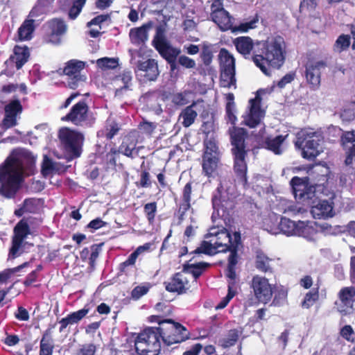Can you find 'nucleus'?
I'll return each mask as SVG.
<instances>
[{
	"label": "nucleus",
	"mask_w": 355,
	"mask_h": 355,
	"mask_svg": "<svg viewBox=\"0 0 355 355\" xmlns=\"http://www.w3.org/2000/svg\"><path fill=\"white\" fill-rule=\"evenodd\" d=\"M34 162L32 155L24 150H15L0 166V195L7 198H12L22 178L26 166Z\"/></svg>",
	"instance_id": "f257e3e1"
},
{
	"label": "nucleus",
	"mask_w": 355,
	"mask_h": 355,
	"mask_svg": "<svg viewBox=\"0 0 355 355\" xmlns=\"http://www.w3.org/2000/svg\"><path fill=\"white\" fill-rule=\"evenodd\" d=\"M285 48L284 40L280 36L268 40L264 44L263 55H254L253 62L263 73L269 76L270 71L267 65L279 68L284 62Z\"/></svg>",
	"instance_id": "f03ea898"
},
{
	"label": "nucleus",
	"mask_w": 355,
	"mask_h": 355,
	"mask_svg": "<svg viewBox=\"0 0 355 355\" xmlns=\"http://www.w3.org/2000/svg\"><path fill=\"white\" fill-rule=\"evenodd\" d=\"M230 132L232 145V152L234 160V170L240 181L245 183L247 164L245 160L246 156L245 137L247 132L243 128L235 127L230 129Z\"/></svg>",
	"instance_id": "7ed1b4c3"
},
{
	"label": "nucleus",
	"mask_w": 355,
	"mask_h": 355,
	"mask_svg": "<svg viewBox=\"0 0 355 355\" xmlns=\"http://www.w3.org/2000/svg\"><path fill=\"white\" fill-rule=\"evenodd\" d=\"M208 235L212 236V239L209 241H202L200 246L193 252V253L213 255L231 250L232 236L227 230L223 229L218 231L213 228Z\"/></svg>",
	"instance_id": "20e7f679"
},
{
	"label": "nucleus",
	"mask_w": 355,
	"mask_h": 355,
	"mask_svg": "<svg viewBox=\"0 0 355 355\" xmlns=\"http://www.w3.org/2000/svg\"><path fill=\"white\" fill-rule=\"evenodd\" d=\"M321 140L320 134L311 130L304 129L297 134L295 146L302 150V155L304 158L313 159L321 152L320 148Z\"/></svg>",
	"instance_id": "39448f33"
},
{
	"label": "nucleus",
	"mask_w": 355,
	"mask_h": 355,
	"mask_svg": "<svg viewBox=\"0 0 355 355\" xmlns=\"http://www.w3.org/2000/svg\"><path fill=\"white\" fill-rule=\"evenodd\" d=\"M159 332L158 327H150L139 334L135 342L136 352L140 355H158L161 347Z\"/></svg>",
	"instance_id": "423d86ee"
},
{
	"label": "nucleus",
	"mask_w": 355,
	"mask_h": 355,
	"mask_svg": "<svg viewBox=\"0 0 355 355\" xmlns=\"http://www.w3.org/2000/svg\"><path fill=\"white\" fill-rule=\"evenodd\" d=\"M158 327L163 343L170 346L175 343H180L189 338L187 329L180 323L172 320H164L159 322Z\"/></svg>",
	"instance_id": "0eeeda50"
},
{
	"label": "nucleus",
	"mask_w": 355,
	"mask_h": 355,
	"mask_svg": "<svg viewBox=\"0 0 355 355\" xmlns=\"http://www.w3.org/2000/svg\"><path fill=\"white\" fill-rule=\"evenodd\" d=\"M220 69V85L223 87H236L235 59L226 49L222 48L218 55Z\"/></svg>",
	"instance_id": "6e6552de"
},
{
	"label": "nucleus",
	"mask_w": 355,
	"mask_h": 355,
	"mask_svg": "<svg viewBox=\"0 0 355 355\" xmlns=\"http://www.w3.org/2000/svg\"><path fill=\"white\" fill-rule=\"evenodd\" d=\"M58 137L64 150L73 157H79L84 141L82 132L69 128H62L58 132Z\"/></svg>",
	"instance_id": "1a4fd4ad"
},
{
	"label": "nucleus",
	"mask_w": 355,
	"mask_h": 355,
	"mask_svg": "<svg viewBox=\"0 0 355 355\" xmlns=\"http://www.w3.org/2000/svg\"><path fill=\"white\" fill-rule=\"evenodd\" d=\"M62 120L70 121L78 126L89 128L94 123L95 117L89 112L86 102L80 101L71 107L69 113L63 116Z\"/></svg>",
	"instance_id": "9d476101"
},
{
	"label": "nucleus",
	"mask_w": 355,
	"mask_h": 355,
	"mask_svg": "<svg viewBox=\"0 0 355 355\" xmlns=\"http://www.w3.org/2000/svg\"><path fill=\"white\" fill-rule=\"evenodd\" d=\"M211 19L221 31H225L227 30H232L233 33L248 32L250 29L254 28L256 27V24L258 21L257 19H254L249 22L241 23L239 26H233V19L225 10L218 15H214Z\"/></svg>",
	"instance_id": "9b49d317"
},
{
	"label": "nucleus",
	"mask_w": 355,
	"mask_h": 355,
	"mask_svg": "<svg viewBox=\"0 0 355 355\" xmlns=\"http://www.w3.org/2000/svg\"><path fill=\"white\" fill-rule=\"evenodd\" d=\"M262 93H263V90H258L255 97L249 101L248 110L243 116V123L251 128L260 124L265 115L264 110L261 109Z\"/></svg>",
	"instance_id": "f8f14e48"
},
{
	"label": "nucleus",
	"mask_w": 355,
	"mask_h": 355,
	"mask_svg": "<svg viewBox=\"0 0 355 355\" xmlns=\"http://www.w3.org/2000/svg\"><path fill=\"white\" fill-rule=\"evenodd\" d=\"M85 67L84 62L77 60H71L66 63L63 73L68 76L67 86L70 89H75L86 81V76L80 73Z\"/></svg>",
	"instance_id": "ddd939ff"
},
{
	"label": "nucleus",
	"mask_w": 355,
	"mask_h": 355,
	"mask_svg": "<svg viewBox=\"0 0 355 355\" xmlns=\"http://www.w3.org/2000/svg\"><path fill=\"white\" fill-rule=\"evenodd\" d=\"M250 288L255 298L261 303L266 304L270 301L273 291L272 285L264 277L255 275L252 277Z\"/></svg>",
	"instance_id": "4468645a"
},
{
	"label": "nucleus",
	"mask_w": 355,
	"mask_h": 355,
	"mask_svg": "<svg viewBox=\"0 0 355 355\" xmlns=\"http://www.w3.org/2000/svg\"><path fill=\"white\" fill-rule=\"evenodd\" d=\"M295 198L304 202L309 203V200L315 197L313 188L310 186L309 178L294 177L291 180Z\"/></svg>",
	"instance_id": "2eb2a0df"
},
{
	"label": "nucleus",
	"mask_w": 355,
	"mask_h": 355,
	"mask_svg": "<svg viewBox=\"0 0 355 355\" xmlns=\"http://www.w3.org/2000/svg\"><path fill=\"white\" fill-rule=\"evenodd\" d=\"M135 73L138 80L143 83L155 81L159 74L157 61L154 59L139 61L137 64Z\"/></svg>",
	"instance_id": "dca6fc26"
},
{
	"label": "nucleus",
	"mask_w": 355,
	"mask_h": 355,
	"mask_svg": "<svg viewBox=\"0 0 355 355\" xmlns=\"http://www.w3.org/2000/svg\"><path fill=\"white\" fill-rule=\"evenodd\" d=\"M230 190V188L225 189L224 182H221L220 187L217 189V193L213 196V208L218 212V215L220 209L225 212L234 207L233 200L234 196Z\"/></svg>",
	"instance_id": "f3484780"
},
{
	"label": "nucleus",
	"mask_w": 355,
	"mask_h": 355,
	"mask_svg": "<svg viewBox=\"0 0 355 355\" xmlns=\"http://www.w3.org/2000/svg\"><path fill=\"white\" fill-rule=\"evenodd\" d=\"M29 234L30 229L27 222L24 220H20L14 228V236L12 245L9 253L10 257L15 258L22 253L21 248L24 241Z\"/></svg>",
	"instance_id": "a211bd4d"
},
{
	"label": "nucleus",
	"mask_w": 355,
	"mask_h": 355,
	"mask_svg": "<svg viewBox=\"0 0 355 355\" xmlns=\"http://www.w3.org/2000/svg\"><path fill=\"white\" fill-rule=\"evenodd\" d=\"M219 158L215 144H206V150L202 157V170L206 175L210 176L216 169Z\"/></svg>",
	"instance_id": "6ab92c4d"
},
{
	"label": "nucleus",
	"mask_w": 355,
	"mask_h": 355,
	"mask_svg": "<svg viewBox=\"0 0 355 355\" xmlns=\"http://www.w3.org/2000/svg\"><path fill=\"white\" fill-rule=\"evenodd\" d=\"M326 64L322 61L309 62L306 65L305 76L307 82L313 89H317L320 84L321 70L324 69Z\"/></svg>",
	"instance_id": "aec40b11"
},
{
	"label": "nucleus",
	"mask_w": 355,
	"mask_h": 355,
	"mask_svg": "<svg viewBox=\"0 0 355 355\" xmlns=\"http://www.w3.org/2000/svg\"><path fill=\"white\" fill-rule=\"evenodd\" d=\"M279 228L281 232L287 236H304L306 230L304 222L298 221L296 223L286 217L281 218Z\"/></svg>",
	"instance_id": "412c9836"
},
{
	"label": "nucleus",
	"mask_w": 355,
	"mask_h": 355,
	"mask_svg": "<svg viewBox=\"0 0 355 355\" xmlns=\"http://www.w3.org/2000/svg\"><path fill=\"white\" fill-rule=\"evenodd\" d=\"M339 302L337 303L340 312H347L353 306L355 302V287L343 288L338 293Z\"/></svg>",
	"instance_id": "4be33fe9"
},
{
	"label": "nucleus",
	"mask_w": 355,
	"mask_h": 355,
	"mask_svg": "<svg viewBox=\"0 0 355 355\" xmlns=\"http://www.w3.org/2000/svg\"><path fill=\"white\" fill-rule=\"evenodd\" d=\"M189 281L187 277L180 272L176 273L171 280L166 283V289L169 292H175L182 294L189 289Z\"/></svg>",
	"instance_id": "5701e85b"
},
{
	"label": "nucleus",
	"mask_w": 355,
	"mask_h": 355,
	"mask_svg": "<svg viewBox=\"0 0 355 355\" xmlns=\"http://www.w3.org/2000/svg\"><path fill=\"white\" fill-rule=\"evenodd\" d=\"M159 54L168 62L172 70L176 67V60L181 53L180 49L172 46L168 42L155 48Z\"/></svg>",
	"instance_id": "b1692460"
},
{
	"label": "nucleus",
	"mask_w": 355,
	"mask_h": 355,
	"mask_svg": "<svg viewBox=\"0 0 355 355\" xmlns=\"http://www.w3.org/2000/svg\"><path fill=\"white\" fill-rule=\"evenodd\" d=\"M153 23L148 21L139 28H132L129 36L130 41L135 45H141L148 40V31L153 28Z\"/></svg>",
	"instance_id": "393cba45"
},
{
	"label": "nucleus",
	"mask_w": 355,
	"mask_h": 355,
	"mask_svg": "<svg viewBox=\"0 0 355 355\" xmlns=\"http://www.w3.org/2000/svg\"><path fill=\"white\" fill-rule=\"evenodd\" d=\"M311 214L315 218H327L334 216L333 202L327 200H320L311 208Z\"/></svg>",
	"instance_id": "a878e982"
},
{
	"label": "nucleus",
	"mask_w": 355,
	"mask_h": 355,
	"mask_svg": "<svg viewBox=\"0 0 355 355\" xmlns=\"http://www.w3.org/2000/svg\"><path fill=\"white\" fill-rule=\"evenodd\" d=\"M51 31V38L49 41L54 44L60 42V40L57 37L65 33L67 31V25L64 21L60 19H53L47 24Z\"/></svg>",
	"instance_id": "bb28decb"
},
{
	"label": "nucleus",
	"mask_w": 355,
	"mask_h": 355,
	"mask_svg": "<svg viewBox=\"0 0 355 355\" xmlns=\"http://www.w3.org/2000/svg\"><path fill=\"white\" fill-rule=\"evenodd\" d=\"M137 143L135 134L131 132L124 138L119 151L128 157L133 158L134 155H137L139 153V150H136Z\"/></svg>",
	"instance_id": "cd10ccee"
},
{
	"label": "nucleus",
	"mask_w": 355,
	"mask_h": 355,
	"mask_svg": "<svg viewBox=\"0 0 355 355\" xmlns=\"http://www.w3.org/2000/svg\"><path fill=\"white\" fill-rule=\"evenodd\" d=\"M29 57L30 52L27 46H15L10 60L15 64L17 69H19L28 60Z\"/></svg>",
	"instance_id": "c85d7f7f"
},
{
	"label": "nucleus",
	"mask_w": 355,
	"mask_h": 355,
	"mask_svg": "<svg viewBox=\"0 0 355 355\" xmlns=\"http://www.w3.org/2000/svg\"><path fill=\"white\" fill-rule=\"evenodd\" d=\"M272 259L269 258L261 250H257L256 252L255 257V268L263 272H272Z\"/></svg>",
	"instance_id": "c756f323"
},
{
	"label": "nucleus",
	"mask_w": 355,
	"mask_h": 355,
	"mask_svg": "<svg viewBox=\"0 0 355 355\" xmlns=\"http://www.w3.org/2000/svg\"><path fill=\"white\" fill-rule=\"evenodd\" d=\"M233 43L238 52L244 56L249 55L254 46L253 41L249 37H239Z\"/></svg>",
	"instance_id": "7c9ffc66"
},
{
	"label": "nucleus",
	"mask_w": 355,
	"mask_h": 355,
	"mask_svg": "<svg viewBox=\"0 0 355 355\" xmlns=\"http://www.w3.org/2000/svg\"><path fill=\"white\" fill-rule=\"evenodd\" d=\"M195 106L196 103H192L184 109L180 114V118L182 119V124L185 128H188L193 124L198 116L197 112L193 109Z\"/></svg>",
	"instance_id": "2f4dec72"
},
{
	"label": "nucleus",
	"mask_w": 355,
	"mask_h": 355,
	"mask_svg": "<svg viewBox=\"0 0 355 355\" xmlns=\"http://www.w3.org/2000/svg\"><path fill=\"white\" fill-rule=\"evenodd\" d=\"M288 135H279L275 138H268L266 142L268 150L276 155H280L283 152L282 144Z\"/></svg>",
	"instance_id": "473e14b6"
},
{
	"label": "nucleus",
	"mask_w": 355,
	"mask_h": 355,
	"mask_svg": "<svg viewBox=\"0 0 355 355\" xmlns=\"http://www.w3.org/2000/svg\"><path fill=\"white\" fill-rule=\"evenodd\" d=\"M33 23V19H28L21 24L18 30V35L20 40H28L31 38L34 31Z\"/></svg>",
	"instance_id": "72a5a7b5"
},
{
	"label": "nucleus",
	"mask_w": 355,
	"mask_h": 355,
	"mask_svg": "<svg viewBox=\"0 0 355 355\" xmlns=\"http://www.w3.org/2000/svg\"><path fill=\"white\" fill-rule=\"evenodd\" d=\"M5 114L17 117L22 112V105L18 99L11 101L4 107Z\"/></svg>",
	"instance_id": "f704fd0d"
},
{
	"label": "nucleus",
	"mask_w": 355,
	"mask_h": 355,
	"mask_svg": "<svg viewBox=\"0 0 355 355\" xmlns=\"http://www.w3.org/2000/svg\"><path fill=\"white\" fill-rule=\"evenodd\" d=\"M97 66L103 69H114L119 64V59L114 58H102L96 60Z\"/></svg>",
	"instance_id": "c9c22d12"
},
{
	"label": "nucleus",
	"mask_w": 355,
	"mask_h": 355,
	"mask_svg": "<svg viewBox=\"0 0 355 355\" xmlns=\"http://www.w3.org/2000/svg\"><path fill=\"white\" fill-rule=\"evenodd\" d=\"M166 28L164 25H159L156 27V33L153 39L155 48L168 43L166 36Z\"/></svg>",
	"instance_id": "e433bc0d"
},
{
	"label": "nucleus",
	"mask_w": 355,
	"mask_h": 355,
	"mask_svg": "<svg viewBox=\"0 0 355 355\" xmlns=\"http://www.w3.org/2000/svg\"><path fill=\"white\" fill-rule=\"evenodd\" d=\"M53 348L51 338L47 337V333L44 334L40 341V355H52Z\"/></svg>",
	"instance_id": "4c0bfd02"
},
{
	"label": "nucleus",
	"mask_w": 355,
	"mask_h": 355,
	"mask_svg": "<svg viewBox=\"0 0 355 355\" xmlns=\"http://www.w3.org/2000/svg\"><path fill=\"white\" fill-rule=\"evenodd\" d=\"M239 331L236 329H231L227 336L220 341L221 345L225 348L234 345L239 338Z\"/></svg>",
	"instance_id": "58836bf2"
},
{
	"label": "nucleus",
	"mask_w": 355,
	"mask_h": 355,
	"mask_svg": "<svg viewBox=\"0 0 355 355\" xmlns=\"http://www.w3.org/2000/svg\"><path fill=\"white\" fill-rule=\"evenodd\" d=\"M120 80L123 83V85L116 89V96L122 95L123 91H125L129 89L132 83V76L130 72H124L121 75Z\"/></svg>",
	"instance_id": "ea45409f"
},
{
	"label": "nucleus",
	"mask_w": 355,
	"mask_h": 355,
	"mask_svg": "<svg viewBox=\"0 0 355 355\" xmlns=\"http://www.w3.org/2000/svg\"><path fill=\"white\" fill-rule=\"evenodd\" d=\"M209 266V263L205 262H200L197 264H190L188 265V269H189V272L193 275L195 280L202 275L203 271Z\"/></svg>",
	"instance_id": "a19ab883"
},
{
	"label": "nucleus",
	"mask_w": 355,
	"mask_h": 355,
	"mask_svg": "<svg viewBox=\"0 0 355 355\" xmlns=\"http://www.w3.org/2000/svg\"><path fill=\"white\" fill-rule=\"evenodd\" d=\"M87 0H73V5L69 9V17L71 19H75L81 12Z\"/></svg>",
	"instance_id": "79ce46f5"
},
{
	"label": "nucleus",
	"mask_w": 355,
	"mask_h": 355,
	"mask_svg": "<svg viewBox=\"0 0 355 355\" xmlns=\"http://www.w3.org/2000/svg\"><path fill=\"white\" fill-rule=\"evenodd\" d=\"M350 44V38L348 35H341L336 40L334 44V50L338 53L346 50Z\"/></svg>",
	"instance_id": "37998d69"
},
{
	"label": "nucleus",
	"mask_w": 355,
	"mask_h": 355,
	"mask_svg": "<svg viewBox=\"0 0 355 355\" xmlns=\"http://www.w3.org/2000/svg\"><path fill=\"white\" fill-rule=\"evenodd\" d=\"M150 288V285L149 283L137 286L132 291L131 296L135 300H139L148 292Z\"/></svg>",
	"instance_id": "c03bdc74"
},
{
	"label": "nucleus",
	"mask_w": 355,
	"mask_h": 355,
	"mask_svg": "<svg viewBox=\"0 0 355 355\" xmlns=\"http://www.w3.org/2000/svg\"><path fill=\"white\" fill-rule=\"evenodd\" d=\"M318 291H310L307 293L304 297V300L301 303L302 307L304 309H309L314 304V302L318 300Z\"/></svg>",
	"instance_id": "a18cd8bd"
},
{
	"label": "nucleus",
	"mask_w": 355,
	"mask_h": 355,
	"mask_svg": "<svg viewBox=\"0 0 355 355\" xmlns=\"http://www.w3.org/2000/svg\"><path fill=\"white\" fill-rule=\"evenodd\" d=\"M236 293V291L235 289H233V284H230L229 289H228V293L220 302V303L216 306L217 309H221L225 308L230 300H232L234 295Z\"/></svg>",
	"instance_id": "49530a36"
},
{
	"label": "nucleus",
	"mask_w": 355,
	"mask_h": 355,
	"mask_svg": "<svg viewBox=\"0 0 355 355\" xmlns=\"http://www.w3.org/2000/svg\"><path fill=\"white\" fill-rule=\"evenodd\" d=\"M53 165V161L45 155L42 164V173L44 176H48L52 174Z\"/></svg>",
	"instance_id": "de8ad7c7"
},
{
	"label": "nucleus",
	"mask_w": 355,
	"mask_h": 355,
	"mask_svg": "<svg viewBox=\"0 0 355 355\" xmlns=\"http://www.w3.org/2000/svg\"><path fill=\"white\" fill-rule=\"evenodd\" d=\"M96 351V345L92 343L85 344L80 347L76 353V355H94Z\"/></svg>",
	"instance_id": "09e8293b"
},
{
	"label": "nucleus",
	"mask_w": 355,
	"mask_h": 355,
	"mask_svg": "<svg viewBox=\"0 0 355 355\" xmlns=\"http://www.w3.org/2000/svg\"><path fill=\"white\" fill-rule=\"evenodd\" d=\"M17 122L16 116L5 114L2 123L0 124V127L6 130L17 125Z\"/></svg>",
	"instance_id": "8fccbe9b"
},
{
	"label": "nucleus",
	"mask_w": 355,
	"mask_h": 355,
	"mask_svg": "<svg viewBox=\"0 0 355 355\" xmlns=\"http://www.w3.org/2000/svg\"><path fill=\"white\" fill-rule=\"evenodd\" d=\"M121 129L120 125L115 121H110L107 127L106 137L109 139H112Z\"/></svg>",
	"instance_id": "3c124183"
},
{
	"label": "nucleus",
	"mask_w": 355,
	"mask_h": 355,
	"mask_svg": "<svg viewBox=\"0 0 355 355\" xmlns=\"http://www.w3.org/2000/svg\"><path fill=\"white\" fill-rule=\"evenodd\" d=\"M202 60L205 64H209L211 62L213 54L211 46L210 44H204L202 53Z\"/></svg>",
	"instance_id": "603ef678"
},
{
	"label": "nucleus",
	"mask_w": 355,
	"mask_h": 355,
	"mask_svg": "<svg viewBox=\"0 0 355 355\" xmlns=\"http://www.w3.org/2000/svg\"><path fill=\"white\" fill-rule=\"evenodd\" d=\"M157 206L155 202L147 203L144 206V211L149 221H152L155 216Z\"/></svg>",
	"instance_id": "864d4df0"
},
{
	"label": "nucleus",
	"mask_w": 355,
	"mask_h": 355,
	"mask_svg": "<svg viewBox=\"0 0 355 355\" xmlns=\"http://www.w3.org/2000/svg\"><path fill=\"white\" fill-rule=\"evenodd\" d=\"M149 248V244L146 243L144 245L138 247L136 250H135L127 259L130 261V263H132L133 266L135 263L136 259H137L139 254H140L141 252H144L145 250H147Z\"/></svg>",
	"instance_id": "5fc2aeb1"
},
{
	"label": "nucleus",
	"mask_w": 355,
	"mask_h": 355,
	"mask_svg": "<svg viewBox=\"0 0 355 355\" xmlns=\"http://www.w3.org/2000/svg\"><path fill=\"white\" fill-rule=\"evenodd\" d=\"M37 200L35 199H26L23 203V209L28 213H34L37 209Z\"/></svg>",
	"instance_id": "6e6d98bb"
},
{
	"label": "nucleus",
	"mask_w": 355,
	"mask_h": 355,
	"mask_svg": "<svg viewBox=\"0 0 355 355\" xmlns=\"http://www.w3.org/2000/svg\"><path fill=\"white\" fill-rule=\"evenodd\" d=\"M178 63L187 69H193L196 67L195 60L186 55L180 56L178 58Z\"/></svg>",
	"instance_id": "4d7b16f0"
},
{
	"label": "nucleus",
	"mask_w": 355,
	"mask_h": 355,
	"mask_svg": "<svg viewBox=\"0 0 355 355\" xmlns=\"http://www.w3.org/2000/svg\"><path fill=\"white\" fill-rule=\"evenodd\" d=\"M21 268V266H18V267H16L14 268L6 269L3 271L1 272H0V283L6 282L13 273L19 271Z\"/></svg>",
	"instance_id": "13d9d810"
},
{
	"label": "nucleus",
	"mask_w": 355,
	"mask_h": 355,
	"mask_svg": "<svg viewBox=\"0 0 355 355\" xmlns=\"http://www.w3.org/2000/svg\"><path fill=\"white\" fill-rule=\"evenodd\" d=\"M354 334V330L350 325L344 326L340 330V335L343 338L349 342H354L352 336Z\"/></svg>",
	"instance_id": "bf43d9fd"
},
{
	"label": "nucleus",
	"mask_w": 355,
	"mask_h": 355,
	"mask_svg": "<svg viewBox=\"0 0 355 355\" xmlns=\"http://www.w3.org/2000/svg\"><path fill=\"white\" fill-rule=\"evenodd\" d=\"M225 10L223 2L220 0H214L211 6V17Z\"/></svg>",
	"instance_id": "052dcab7"
},
{
	"label": "nucleus",
	"mask_w": 355,
	"mask_h": 355,
	"mask_svg": "<svg viewBox=\"0 0 355 355\" xmlns=\"http://www.w3.org/2000/svg\"><path fill=\"white\" fill-rule=\"evenodd\" d=\"M89 312V308L87 305L85 306L80 310L73 312L70 313V315L73 318V319L78 323L83 318H84L86 315Z\"/></svg>",
	"instance_id": "680f3d73"
},
{
	"label": "nucleus",
	"mask_w": 355,
	"mask_h": 355,
	"mask_svg": "<svg viewBox=\"0 0 355 355\" xmlns=\"http://www.w3.org/2000/svg\"><path fill=\"white\" fill-rule=\"evenodd\" d=\"M225 111L227 120L232 124H235L236 121V116L235 115V106H232L231 105H226Z\"/></svg>",
	"instance_id": "e2e57ef3"
},
{
	"label": "nucleus",
	"mask_w": 355,
	"mask_h": 355,
	"mask_svg": "<svg viewBox=\"0 0 355 355\" xmlns=\"http://www.w3.org/2000/svg\"><path fill=\"white\" fill-rule=\"evenodd\" d=\"M15 316L17 320L21 321H27L29 319L28 311L22 306L18 307L17 312L15 313Z\"/></svg>",
	"instance_id": "0e129e2a"
},
{
	"label": "nucleus",
	"mask_w": 355,
	"mask_h": 355,
	"mask_svg": "<svg viewBox=\"0 0 355 355\" xmlns=\"http://www.w3.org/2000/svg\"><path fill=\"white\" fill-rule=\"evenodd\" d=\"M140 129L146 134H151L156 128V124L151 122L144 121L139 125Z\"/></svg>",
	"instance_id": "69168bd1"
},
{
	"label": "nucleus",
	"mask_w": 355,
	"mask_h": 355,
	"mask_svg": "<svg viewBox=\"0 0 355 355\" xmlns=\"http://www.w3.org/2000/svg\"><path fill=\"white\" fill-rule=\"evenodd\" d=\"M110 18L108 15H100L92 19L87 23V26L92 25H100L101 23L107 21Z\"/></svg>",
	"instance_id": "338daca9"
},
{
	"label": "nucleus",
	"mask_w": 355,
	"mask_h": 355,
	"mask_svg": "<svg viewBox=\"0 0 355 355\" xmlns=\"http://www.w3.org/2000/svg\"><path fill=\"white\" fill-rule=\"evenodd\" d=\"M294 78V73H287L277 83V86L283 88L286 84L291 83Z\"/></svg>",
	"instance_id": "774afa93"
}]
</instances>
